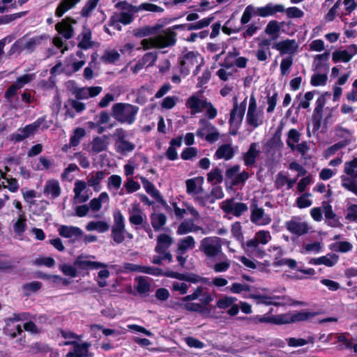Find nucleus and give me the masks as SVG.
<instances>
[{"instance_id": "f257e3e1", "label": "nucleus", "mask_w": 357, "mask_h": 357, "mask_svg": "<svg viewBox=\"0 0 357 357\" xmlns=\"http://www.w3.org/2000/svg\"><path fill=\"white\" fill-rule=\"evenodd\" d=\"M139 107L129 103L116 102L112 107V116L121 123L132 124Z\"/></svg>"}, {"instance_id": "f03ea898", "label": "nucleus", "mask_w": 357, "mask_h": 357, "mask_svg": "<svg viewBox=\"0 0 357 357\" xmlns=\"http://www.w3.org/2000/svg\"><path fill=\"white\" fill-rule=\"evenodd\" d=\"M185 106L191 109V114L200 113L204 108L206 109V116L208 119H214L218 114L217 109L211 102H208L206 99L202 100L195 95L190 96L187 99Z\"/></svg>"}, {"instance_id": "7ed1b4c3", "label": "nucleus", "mask_w": 357, "mask_h": 357, "mask_svg": "<svg viewBox=\"0 0 357 357\" xmlns=\"http://www.w3.org/2000/svg\"><path fill=\"white\" fill-rule=\"evenodd\" d=\"M234 100L233 108L230 112L229 124L231 130L230 134L232 135H236L245 115L247 105V98H245L240 105L238 104L237 98L236 97L234 98Z\"/></svg>"}, {"instance_id": "20e7f679", "label": "nucleus", "mask_w": 357, "mask_h": 357, "mask_svg": "<svg viewBox=\"0 0 357 357\" xmlns=\"http://www.w3.org/2000/svg\"><path fill=\"white\" fill-rule=\"evenodd\" d=\"M199 250L209 258L215 257L222 252L221 239L217 236L204 238L199 245Z\"/></svg>"}, {"instance_id": "39448f33", "label": "nucleus", "mask_w": 357, "mask_h": 357, "mask_svg": "<svg viewBox=\"0 0 357 357\" xmlns=\"http://www.w3.org/2000/svg\"><path fill=\"white\" fill-rule=\"evenodd\" d=\"M45 121V116L38 118L33 123L26 125L23 128H20L17 132L10 135L8 137L9 141L15 142L23 141L24 139L33 135Z\"/></svg>"}, {"instance_id": "423d86ee", "label": "nucleus", "mask_w": 357, "mask_h": 357, "mask_svg": "<svg viewBox=\"0 0 357 357\" xmlns=\"http://www.w3.org/2000/svg\"><path fill=\"white\" fill-rule=\"evenodd\" d=\"M213 300L212 295L209 292L205 291L199 298V303H187L183 305V307L187 311L197 312L202 315L209 314L211 312V308L208 305Z\"/></svg>"}, {"instance_id": "0eeeda50", "label": "nucleus", "mask_w": 357, "mask_h": 357, "mask_svg": "<svg viewBox=\"0 0 357 357\" xmlns=\"http://www.w3.org/2000/svg\"><path fill=\"white\" fill-rule=\"evenodd\" d=\"M317 314V312H307L304 310L280 314V325H283L305 321L314 317Z\"/></svg>"}, {"instance_id": "6e6552de", "label": "nucleus", "mask_w": 357, "mask_h": 357, "mask_svg": "<svg viewBox=\"0 0 357 357\" xmlns=\"http://www.w3.org/2000/svg\"><path fill=\"white\" fill-rule=\"evenodd\" d=\"M177 33L171 27L163 29L155 36L158 48H165L174 46L177 41Z\"/></svg>"}, {"instance_id": "1a4fd4ad", "label": "nucleus", "mask_w": 357, "mask_h": 357, "mask_svg": "<svg viewBox=\"0 0 357 357\" xmlns=\"http://www.w3.org/2000/svg\"><path fill=\"white\" fill-rule=\"evenodd\" d=\"M222 209L227 214H232L236 217H240L248 209L246 204L243 202H234L233 199H227L223 202Z\"/></svg>"}, {"instance_id": "9d476101", "label": "nucleus", "mask_w": 357, "mask_h": 357, "mask_svg": "<svg viewBox=\"0 0 357 357\" xmlns=\"http://www.w3.org/2000/svg\"><path fill=\"white\" fill-rule=\"evenodd\" d=\"M141 182L143 185L146 192L150 195L153 199H155L161 206H162L167 211L171 210V207L168 206L166 201L160 195L158 190H157L153 183L149 181L145 177H141Z\"/></svg>"}, {"instance_id": "9b49d317", "label": "nucleus", "mask_w": 357, "mask_h": 357, "mask_svg": "<svg viewBox=\"0 0 357 357\" xmlns=\"http://www.w3.org/2000/svg\"><path fill=\"white\" fill-rule=\"evenodd\" d=\"M298 45L294 39H285L284 40L275 43L272 48L280 52L281 55L289 54L292 56L297 51Z\"/></svg>"}, {"instance_id": "f8f14e48", "label": "nucleus", "mask_w": 357, "mask_h": 357, "mask_svg": "<svg viewBox=\"0 0 357 357\" xmlns=\"http://www.w3.org/2000/svg\"><path fill=\"white\" fill-rule=\"evenodd\" d=\"M322 207L324 208L325 222L328 226L334 228L342 227L343 226L340 222V217L334 213L333 207L330 204L323 202Z\"/></svg>"}, {"instance_id": "ddd939ff", "label": "nucleus", "mask_w": 357, "mask_h": 357, "mask_svg": "<svg viewBox=\"0 0 357 357\" xmlns=\"http://www.w3.org/2000/svg\"><path fill=\"white\" fill-rule=\"evenodd\" d=\"M166 277L175 278L179 280H183L185 282H189L191 283H198V282H202L206 283L207 281V278H203L197 274L195 273H180L178 272H174L172 271H167V273L165 274Z\"/></svg>"}, {"instance_id": "4468645a", "label": "nucleus", "mask_w": 357, "mask_h": 357, "mask_svg": "<svg viewBox=\"0 0 357 357\" xmlns=\"http://www.w3.org/2000/svg\"><path fill=\"white\" fill-rule=\"evenodd\" d=\"M242 248L248 257L263 259L266 255V251L257 243L256 240H248L245 243H243Z\"/></svg>"}, {"instance_id": "2eb2a0df", "label": "nucleus", "mask_w": 357, "mask_h": 357, "mask_svg": "<svg viewBox=\"0 0 357 357\" xmlns=\"http://www.w3.org/2000/svg\"><path fill=\"white\" fill-rule=\"evenodd\" d=\"M250 220L252 223L261 225H267L271 223L270 215H265L262 208H258L257 205H252Z\"/></svg>"}, {"instance_id": "dca6fc26", "label": "nucleus", "mask_w": 357, "mask_h": 357, "mask_svg": "<svg viewBox=\"0 0 357 357\" xmlns=\"http://www.w3.org/2000/svg\"><path fill=\"white\" fill-rule=\"evenodd\" d=\"M61 236L68 238H73V242L80 241L83 236L82 230L74 226L61 225L58 229Z\"/></svg>"}, {"instance_id": "f3484780", "label": "nucleus", "mask_w": 357, "mask_h": 357, "mask_svg": "<svg viewBox=\"0 0 357 357\" xmlns=\"http://www.w3.org/2000/svg\"><path fill=\"white\" fill-rule=\"evenodd\" d=\"M248 319L250 321V325H257L259 324L280 325V314L269 315V314H264L263 315H254L250 317Z\"/></svg>"}, {"instance_id": "a211bd4d", "label": "nucleus", "mask_w": 357, "mask_h": 357, "mask_svg": "<svg viewBox=\"0 0 357 357\" xmlns=\"http://www.w3.org/2000/svg\"><path fill=\"white\" fill-rule=\"evenodd\" d=\"M284 12V6L282 4L273 5L272 3H267L265 6L257 8L255 15L266 17L275 15L276 13Z\"/></svg>"}, {"instance_id": "6ab92c4d", "label": "nucleus", "mask_w": 357, "mask_h": 357, "mask_svg": "<svg viewBox=\"0 0 357 357\" xmlns=\"http://www.w3.org/2000/svg\"><path fill=\"white\" fill-rule=\"evenodd\" d=\"M199 55V54L195 51H190L184 54L183 59L180 61L181 73L188 75L190 67L197 63Z\"/></svg>"}, {"instance_id": "aec40b11", "label": "nucleus", "mask_w": 357, "mask_h": 357, "mask_svg": "<svg viewBox=\"0 0 357 357\" xmlns=\"http://www.w3.org/2000/svg\"><path fill=\"white\" fill-rule=\"evenodd\" d=\"M73 344V348L67 353L66 357H85L87 356L89 346V343L85 342L84 344H79L75 341L66 342V344Z\"/></svg>"}, {"instance_id": "412c9836", "label": "nucleus", "mask_w": 357, "mask_h": 357, "mask_svg": "<svg viewBox=\"0 0 357 357\" xmlns=\"http://www.w3.org/2000/svg\"><path fill=\"white\" fill-rule=\"evenodd\" d=\"M286 228L290 233L298 236L304 235L309 231L306 222H298L293 219L286 222Z\"/></svg>"}, {"instance_id": "4be33fe9", "label": "nucleus", "mask_w": 357, "mask_h": 357, "mask_svg": "<svg viewBox=\"0 0 357 357\" xmlns=\"http://www.w3.org/2000/svg\"><path fill=\"white\" fill-rule=\"evenodd\" d=\"M258 144L255 142L252 143L247 152L244 153L243 155V159L244 161V165L247 167L253 166L255 162L257 157L259 155V150L257 149Z\"/></svg>"}, {"instance_id": "5701e85b", "label": "nucleus", "mask_w": 357, "mask_h": 357, "mask_svg": "<svg viewBox=\"0 0 357 357\" xmlns=\"http://www.w3.org/2000/svg\"><path fill=\"white\" fill-rule=\"evenodd\" d=\"M70 17H66L55 25L56 31L66 39H70L73 36V28L70 24Z\"/></svg>"}, {"instance_id": "b1692460", "label": "nucleus", "mask_w": 357, "mask_h": 357, "mask_svg": "<svg viewBox=\"0 0 357 357\" xmlns=\"http://www.w3.org/2000/svg\"><path fill=\"white\" fill-rule=\"evenodd\" d=\"M339 257L337 255L332 253L317 258H312L309 261V264L313 265L324 264L328 267H332L337 263Z\"/></svg>"}, {"instance_id": "393cba45", "label": "nucleus", "mask_w": 357, "mask_h": 357, "mask_svg": "<svg viewBox=\"0 0 357 357\" xmlns=\"http://www.w3.org/2000/svg\"><path fill=\"white\" fill-rule=\"evenodd\" d=\"M61 190L57 180H50L45 183L43 189L45 195H51V199H56L60 196Z\"/></svg>"}, {"instance_id": "a878e982", "label": "nucleus", "mask_w": 357, "mask_h": 357, "mask_svg": "<svg viewBox=\"0 0 357 357\" xmlns=\"http://www.w3.org/2000/svg\"><path fill=\"white\" fill-rule=\"evenodd\" d=\"M173 243V238L167 234H161L157 238V245L155 247L156 253L165 252Z\"/></svg>"}, {"instance_id": "bb28decb", "label": "nucleus", "mask_w": 357, "mask_h": 357, "mask_svg": "<svg viewBox=\"0 0 357 357\" xmlns=\"http://www.w3.org/2000/svg\"><path fill=\"white\" fill-rule=\"evenodd\" d=\"M199 124L201 126H204L205 127H208V130L211 132L208 133L205 136V139L209 143H214L218 141L220 138V133L217 130L216 128L209 123L207 120L204 119H201L199 121Z\"/></svg>"}, {"instance_id": "cd10ccee", "label": "nucleus", "mask_w": 357, "mask_h": 357, "mask_svg": "<svg viewBox=\"0 0 357 357\" xmlns=\"http://www.w3.org/2000/svg\"><path fill=\"white\" fill-rule=\"evenodd\" d=\"M284 24V22H279L277 20H271L265 28V33L272 36V40H277L279 38V33L281 26Z\"/></svg>"}, {"instance_id": "c85d7f7f", "label": "nucleus", "mask_w": 357, "mask_h": 357, "mask_svg": "<svg viewBox=\"0 0 357 357\" xmlns=\"http://www.w3.org/2000/svg\"><path fill=\"white\" fill-rule=\"evenodd\" d=\"M264 114L261 111H253L247 112L246 122L254 128L263 124Z\"/></svg>"}, {"instance_id": "c756f323", "label": "nucleus", "mask_w": 357, "mask_h": 357, "mask_svg": "<svg viewBox=\"0 0 357 357\" xmlns=\"http://www.w3.org/2000/svg\"><path fill=\"white\" fill-rule=\"evenodd\" d=\"M234 155V151L231 144H222L218 147L215 153V157L217 159H225L229 160Z\"/></svg>"}, {"instance_id": "7c9ffc66", "label": "nucleus", "mask_w": 357, "mask_h": 357, "mask_svg": "<svg viewBox=\"0 0 357 357\" xmlns=\"http://www.w3.org/2000/svg\"><path fill=\"white\" fill-rule=\"evenodd\" d=\"M144 219H146V215H144L143 212L139 208V205H135L132 207V211L130 212V223L135 226H139L144 223Z\"/></svg>"}, {"instance_id": "2f4dec72", "label": "nucleus", "mask_w": 357, "mask_h": 357, "mask_svg": "<svg viewBox=\"0 0 357 357\" xmlns=\"http://www.w3.org/2000/svg\"><path fill=\"white\" fill-rule=\"evenodd\" d=\"M330 52L326 51L323 54H317L314 57L315 69L320 70L324 69L328 70L330 67V63L328 62L330 58Z\"/></svg>"}, {"instance_id": "473e14b6", "label": "nucleus", "mask_w": 357, "mask_h": 357, "mask_svg": "<svg viewBox=\"0 0 357 357\" xmlns=\"http://www.w3.org/2000/svg\"><path fill=\"white\" fill-rule=\"evenodd\" d=\"M109 137L107 135H102V137H96L91 142L92 144V150L96 153L102 152L106 150L108 146Z\"/></svg>"}, {"instance_id": "72a5a7b5", "label": "nucleus", "mask_w": 357, "mask_h": 357, "mask_svg": "<svg viewBox=\"0 0 357 357\" xmlns=\"http://www.w3.org/2000/svg\"><path fill=\"white\" fill-rule=\"evenodd\" d=\"M357 177L342 175L340 176L342 186L357 195Z\"/></svg>"}, {"instance_id": "f704fd0d", "label": "nucleus", "mask_w": 357, "mask_h": 357, "mask_svg": "<svg viewBox=\"0 0 357 357\" xmlns=\"http://www.w3.org/2000/svg\"><path fill=\"white\" fill-rule=\"evenodd\" d=\"M79 0H62L59 3L56 10L55 15L57 17H61L63 14L71 9Z\"/></svg>"}, {"instance_id": "c9c22d12", "label": "nucleus", "mask_w": 357, "mask_h": 357, "mask_svg": "<svg viewBox=\"0 0 357 357\" xmlns=\"http://www.w3.org/2000/svg\"><path fill=\"white\" fill-rule=\"evenodd\" d=\"M151 223L155 231H158L167 222V216L162 213H152L150 216Z\"/></svg>"}, {"instance_id": "e433bc0d", "label": "nucleus", "mask_w": 357, "mask_h": 357, "mask_svg": "<svg viewBox=\"0 0 357 357\" xmlns=\"http://www.w3.org/2000/svg\"><path fill=\"white\" fill-rule=\"evenodd\" d=\"M135 280L137 282V284L135 289L139 295L146 296L150 291L151 284L143 276L135 278Z\"/></svg>"}, {"instance_id": "4c0bfd02", "label": "nucleus", "mask_w": 357, "mask_h": 357, "mask_svg": "<svg viewBox=\"0 0 357 357\" xmlns=\"http://www.w3.org/2000/svg\"><path fill=\"white\" fill-rule=\"evenodd\" d=\"M351 59L352 55L349 54L347 50H335L332 54V60L335 63L338 62L347 63L349 62Z\"/></svg>"}, {"instance_id": "58836bf2", "label": "nucleus", "mask_w": 357, "mask_h": 357, "mask_svg": "<svg viewBox=\"0 0 357 357\" xmlns=\"http://www.w3.org/2000/svg\"><path fill=\"white\" fill-rule=\"evenodd\" d=\"M271 301L272 303H274L275 304H272L271 305L275 306H284L288 303H291L294 305H301L302 303L291 300L289 296H271Z\"/></svg>"}, {"instance_id": "ea45409f", "label": "nucleus", "mask_w": 357, "mask_h": 357, "mask_svg": "<svg viewBox=\"0 0 357 357\" xmlns=\"http://www.w3.org/2000/svg\"><path fill=\"white\" fill-rule=\"evenodd\" d=\"M109 197L106 192H101L98 197L91 199V210L98 211L102 206V203L109 202Z\"/></svg>"}, {"instance_id": "a19ab883", "label": "nucleus", "mask_w": 357, "mask_h": 357, "mask_svg": "<svg viewBox=\"0 0 357 357\" xmlns=\"http://www.w3.org/2000/svg\"><path fill=\"white\" fill-rule=\"evenodd\" d=\"M195 238L192 236H188L181 238L178 244V250L181 253L185 252L188 249H192L195 247Z\"/></svg>"}, {"instance_id": "79ce46f5", "label": "nucleus", "mask_w": 357, "mask_h": 357, "mask_svg": "<svg viewBox=\"0 0 357 357\" xmlns=\"http://www.w3.org/2000/svg\"><path fill=\"white\" fill-rule=\"evenodd\" d=\"M287 344L291 347H302L307 344H314V337L308 336L307 339L289 337L287 340Z\"/></svg>"}, {"instance_id": "37998d69", "label": "nucleus", "mask_w": 357, "mask_h": 357, "mask_svg": "<svg viewBox=\"0 0 357 357\" xmlns=\"http://www.w3.org/2000/svg\"><path fill=\"white\" fill-rule=\"evenodd\" d=\"M73 264L79 275L82 274V271L89 270V259L88 257L78 256Z\"/></svg>"}, {"instance_id": "c03bdc74", "label": "nucleus", "mask_w": 357, "mask_h": 357, "mask_svg": "<svg viewBox=\"0 0 357 357\" xmlns=\"http://www.w3.org/2000/svg\"><path fill=\"white\" fill-rule=\"evenodd\" d=\"M160 27H162V25H160V24H156L155 26H146L141 29H137L135 31L134 35L136 37H139V38L145 37V36L155 33L156 31Z\"/></svg>"}, {"instance_id": "a18cd8bd", "label": "nucleus", "mask_w": 357, "mask_h": 357, "mask_svg": "<svg viewBox=\"0 0 357 357\" xmlns=\"http://www.w3.org/2000/svg\"><path fill=\"white\" fill-rule=\"evenodd\" d=\"M200 179L201 181H203V177H196L193 178L188 179L185 181L186 184V192L188 195L198 194L200 192L203 191V188H200L199 190L197 189V183L196 180Z\"/></svg>"}, {"instance_id": "49530a36", "label": "nucleus", "mask_w": 357, "mask_h": 357, "mask_svg": "<svg viewBox=\"0 0 357 357\" xmlns=\"http://www.w3.org/2000/svg\"><path fill=\"white\" fill-rule=\"evenodd\" d=\"M42 287V283L39 281H33L24 284L22 287L24 294L29 296L31 292H36Z\"/></svg>"}, {"instance_id": "de8ad7c7", "label": "nucleus", "mask_w": 357, "mask_h": 357, "mask_svg": "<svg viewBox=\"0 0 357 357\" xmlns=\"http://www.w3.org/2000/svg\"><path fill=\"white\" fill-rule=\"evenodd\" d=\"M135 144L126 139L116 144V151L122 154L131 152L135 149Z\"/></svg>"}, {"instance_id": "09e8293b", "label": "nucleus", "mask_w": 357, "mask_h": 357, "mask_svg": "<svg viewBox=\"0 0 357 357\" xmlns=\"http://www.w3.org/2000/svg\"><path fill=\"white\" fill-rule=\"evenodd\" d=\"M86 135V131L82 128H77L73 132V135L70 137L69 146H77L82 137Z\"/></svg>"}, {"instance_id": "8fccbe9b", "label": "nucleus", "mask_w": 357, "mask_h": 357, "mask_svg": "<svg viewBox=\"0 0 357 357\" xmlns=\"http://www.w3.org/2000/svg\"><path fill=\"white\" fill-rule=\"evenodd\" d=\"M120 58L119 53L115 50H106L104 54L100 57V60L106 63H114Z\"/></svg>"}, {"instance_id": "3c124183", "label": "nucleus", "mask_w": 357, "mask_h": 357, "mask_svg": "<svg viewBox=\"0 0 357 357\" xmlns=\"http://www.w3.org/2000/svg\"><path fill=\"white\" fill-rule=\"evenodd\" d=\"M357 157H354L351 160L344 163V172L348 176L357 177Z\"/></svg>"}, {"instance_id": "603ef678", "label": "nucleus", "mask_w": 357, "mask_h": 357, "mask_svg": "<svg viewBox=\"0 0 357 357\" xmlns=\"http://www.w3.org/2000/svg\"><path fill=\"white\" fill-rule=\"evenodd\" d=\"M316 93H317L316 91H311L305 93L304 95V100H301L296 108V113L298 114L301 108L307 109L310 107V101L313 99Z\"/></svg>"}, {"instance_id": "864d4df0", "label": "nucleus", "mask_w": 357, "mask_h": 357, "mask_svg": "<svg viewBox=\"0 0 357 357\" xmlns=\"http://www.w3.org/2000/svg\"><path fill=\"white\" fill-rule=\"evenodd\" d=\"M158 59V54L155 52H149L144 54L140 59L143 65L146 67L153 66Z\"/></svg>"}, {"instance_id": "5fc2aeb1", "label": "nucleus", "mask_w": 357, "mask_h": 357, "mask_svg": "<svg viewBox=\"0 0 357 357\" xmlns=\"http://www.w3.org/2000/svg\"><path fill=\"white\" fill-rule=\"evenodd\" d=\"M271 239V236L268 231L261 230L257 231L251 240H256L257 244L266 245Z\"/></svg>"}, {"instance_id": "6e6d98bb", "label": "nucleus", "mask_w": 357, "mask_h": 357, "mask_svg": "<svg viewBox=\"0 0 357 357\" xmlns=\"http://www.w3.org/2000/svg\"><path fill=\"white\" fill-rule=\"evenodd\" d=\"M328 77L326 74L314 73L311 77L310 84L313 86H325Z\"/></svg>"}, {"instance_id": "4d7b16f0", "label": "nucleus", "mask_w": 357, "mask_h": 357, "mask_svg": "<svg viewBox=\"0 0 357 357\" xmlns=\"http://www.w3.org/2000/svg\"><path fill=\"white\" fill-rule=\"evenodd\" d=\"M105 176V174L102 171L97 172L95 176L91 174V186L95 191L98 192L100 190V181L104 178Z\"/></svg>"}, {"instance_id": "13d9d810", "label": "nucleus", "mask_w": 357, "mask_h": 357, "mask_svg": "<svg viewBox=\"0 0 357 357\" xmlns=\"http://www.w3.org/2000/svg\"><path fill=\"white\" fill-rule=\"evenodd\" d=\"M222 180V175L218 167L215 168L207 174V181L208 183H213L215 181V183H221Z\"/></svg>"}, {"instance_id": "bf43d9fd", "label": "nucleus", "mask_w": 357, "mask_h": 357, "mask_svg": "<svg viewBox=\"0 0 357 357\" xmlns=\"http://www.w3.org/2000/svg\"><path fill=\"white\" fill-rule=\"evenodd\" d=\"M331 93L327 91L321 94L316 101V107L314 109V112L317 114H322L324 107L326 102V96H330Z\"/></svg>"}, {"instance_id": "052dcab7", "label": "nucleus", "mask_w": 357, "mask_h": 357, "mask_svg": "<svg viewBox=\"0 0 357 357\" xmlns=\"http://www.w3.org/2000/svg\"><path fill=\"white\" fill-rule=\"evenodd\" d=\"M26 218L24 215H22L19 217L18 220L15 222L13 225L14 231L17 234H23L26 229Z\"/></svg>"}, {"instance_id": "680f3d73", "label": "nucleus", "mask_w": 357, "mask_h": 357, "mask_svg": "<svg viewBox=\"0 0 357 357\" xmlns=\"http://www.w3.org/2000/svg\"><path fill=\"white\" fill-rule=\"evenodd\" d=\"M109 225L105 221H91V231H97L99 233H104L108 231Z\"/></svg>"}, {"instance_id": "e2e57ef3", "label": "nucleus", "mask_w": 357, "mask_h": 357, "mask_svg": "<svg viewBox=\"0 0 357 357\" xmlns=\"http://www.w3.org/2000/svg\"><path fill=\"white\" fill-rule=\"evenodd\" d=\"M109 271L107 268L98 271L96 280L100 287H105L107 285V279L109 277Z\"/></svg>"}, {"instance_id": "0e129e2a", "label": "nucleus", "mask_w": 357, "mask_h": 357, "mask_svg": "<svg viewBox=\"0 0 357 357\" xmlns=\"http://www.w3.org/2000/svg\"><path fill=\"white\" fill-rule=\"evenodd\" d=\"M231 234L234 237L236 238V240L241 243V245L243 243H245L244 242V237L242 232V227L241 223L239 222H236L232 225L231 227Z\"/></svg>"}, {"instance_id": "69168bd1", "label": "nucleus", "mask_w": 357, "mask_h": 357, "mask_svg": "<svg viewBox=\"0 0 357 357\" xmlns=\"http://www.w3.org/2000/svg\"><path fill=\"white\" fill-rule=\"evenodd\" d=\"M236 300L235 297L226 296L217 301L216 306L220 309H226L234 303Z\"/></svg>"}, {"instance_id": "338daca9", "label": "nucleus", "mask_w": 357, "mask_h": 357, "mask_svg": "<svg viewBox=\"0 0 357 357\" xmlns=\"http://www.w3.org/2000/svg\"><path fill=\"white\" fill-rule=\"evenodd\" d=\"M139 11L146 10L149 12L154 13H162L164 11V8L158 5L153 4L151 3H142L139 6H138Z\"/></svg>"}, {"instance_id": "774afa93", "label": "nucleus", "mask_w": 357, "mask_h": 357, "mask_svg": "<svg viewBox=\"0 0 357 357\" xmlns=\"http://www.w3.org/2000/svg\"><path fill=\"white\" fill-rule=\"evenodd\" d=\"M293 65V57L292 56H287L282 59L280 63V73L282 75H286L289 73V70Z\"/></svg>"}]
</instances>
